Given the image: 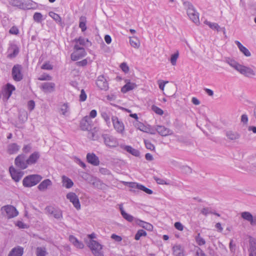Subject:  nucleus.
Masks as SVG:
<instances>
[{"label": "nucleus", "mask_w": 256, "mask_h": 256, "mask_svg": "<svg viewBox=\"0 0 256 256\" xmlns=\"http://www.w3.org/2000/svg\"><path fill=\"white\" fill-rule=\"evenodd\" d=\"M226 62L232 68L246 77L251 78L256 75V72L252 68L242 65L234 60L228 58Z\"/></svg>", "instance_id": "nucleus-1"}, {"label": "nucleus", "mask_w": 256, "mask_h": 256, "mask_svg": "<svg viewBox=\"0 0 256 256\" xmlns=\"http://www.w3.org/2000/svg\"><path fill=\"white\" fill-rule=\"evenodd\" d=\"M184 5L186 9L187 14L190 18L196 24H200L199 14L196 12L194 6L188 2H184Z\"/></svg>", "instance_id": "nucleus-2"}, {"label": "nucleus", "mask_w": 256, "mask_h": 256, "mask_svg": "<svg viewBox=\"0 0 256 256\" xmlns=\"http://www.w3.org/2000/svg\"><path fill=\"white\" fill-rule=\"evenodd\" d=\"M42 179V177L40 175H30L24 178L22 184L25 187H31L37 184Z\"/></svg>", "instance_id": "nucleus-3"}, {"label": "nucleus", "mask_w": 256, "mask_h": 256, "mask_svg": "<svg viewBox=\"0 0 256 256\" xmlns=\"http://www.w3.org/2000/svg\"><path fill=\"white\" fill-rule=\"evenodd\" d=\"M88 246L95 256H104L102 252V246L96 241L90 240L88 243Z\"/></svg>", "instance_id": "nucleus-4"}, {"label": "nucleus", "mask_w": 256, "mask_h": 256, "mask_svg": "<svg viewBox=\"0 0 256 256\" xmlns=\"http://www.w3.org/2000/svg\"><path fill=\"white\" fill-rule=\"evenodd\" d=\"M46 213L55 218L60 220L62 218V210L58 208L52 206H47L45 208Z\"/></svg>", "instance_id": "nucleus-5"}, {"label": "nucleus", "mask_w": 256, "mask_h": 256, "mask_svg": "<svg viewBox=\"0 0 256 256\" xmlns=\"http://www.w3.org/2000/svg\"><path fill=\"white\" fill-rule=\"evenodd\" d=\"M106 146L109 148H115L118 145L117 139L112 136L103 134L102 136Z\"/></svg>", "instance_id": "nucleus-6"}, {"label": "nucleus", "mask_w": 256, "mask_h": 256, "mask_svg": "<svg viewBox=\"0 0 256 256\" xmlns=\"http://www.w3.org/2000/svg\"><path fill=\"white\" fill-rule=\"evenodd\" d=\"M15 165L22 170L26 168L28 166L27 164V160L24 154H22L18 156L14 160Z\"/></svg>", "instance_id": "nucleus-7"}, {"label": "nucleus", "mask_w": 256, "mask_h": 256, "mask_svg": "<svg viewBox=\"0 0 256 256\" xmlns=\"http://www.w3.org/2000/svg\"><path fill=\"white\" fill-rule=\"evenodd\" d=\"M1 210L2 212H5L8 218H11L16 216L18 212L15 207L12 205H6L2 207Z\"/></svg>", "instance_id": "nucleus-8"}, {"label": "nucleus", "mask_w": 256, "mask_h": 256, "mask_svg": "<svg viewBox=\"0 0 256 256\" xmlns=\"http://www.w3.org/2000/svg\"><path fill=\"white\" fill-rule=\"evenodd\" d=\"M22 66L20 64L14 65L12 72L13 79L16 82H20L23 78V74L22 72Z\"/></svg>", "instance_id": "nucleus-9"}, {"label": "nucleus", "mask_w": 256, "mask_h": 256, "mask_svg": "<svg viewBox=\"0 0 256 256\" xmlns=\"http://www.w3.org/2000/svg\"><path fill=\"white\" fill-rule=\"evenodd\" d=\"M112 120L114 127L116 132L122 134L124 130V126L122 122L119 120L116 116H112Z\"/></svg>", "instance_id": "nucleus-10"}, {"label": "nucleus", "mask_w": 256, "mask_h": 256, "mask_svg": "<svg viewBox=\"0 0 256 256\" xmlns=\"http://www.w3.org/2000/svg\"><path fill=\"white\" fill-rule=\"evenodd\" d=\"M96 84L101 90H107L108 88V84L104 76L102 75L98 76L96 81Z\"/></svg>", "instance_id": "nucleus-11"}, {"label": "nucleus", "mask_w": 256, "mask_h": 256, "mask_svg": "<svg viewBox=\"0 0 256 256\" xmlns=\"http://www.w3.org/2000/svg\"><path fill=\"white\" fill-rule=\"evenodd\" d=\"M90 118L88 116L83 118L80 122V128L82 130L90 131L92 128Z\"/></svg>", "instance_id": "nucleus-12"}, {"label": "nucleus", "mask_w": 256, "mask_h": 256, "mask_svg": "<svg viewBox=\"0 0 256 256\" xmlns=\"http://www.w3.org/2000/svg\"><path fill=\"white\" fill-rule=\"evenodd\" d=\"M40 88L45 93H51L55 90L56 84L52 82H43Z\"/></svg>", "instance_id": "nucleus-13"}, {"label": "nucleus", "mask_w": 256, "mask_h": 256, "mask_svg": "<svg viewBox=\"0 0 256 256\" xmlns=\"http://www.w3.org/2000/svg\"><path fill=\"white\" fill-rule=\"evenodd\" d=\"M66 198L72 203L74 207L76 209L80 210V204L79 199L75 193L70 192L68 194L66 195Z\"/></svg>", "instance_id": "nucleus-14"}, {"label": "nucleus", "mask_w": 256, "mask_h": 256, "mask_svg": "<svg viewBox=\"0 0 256 256\" xmlns=\"http://www.w3.org/2000/svg\"><path fill=\"white\" fill-rule=\"evenodd\" d=\"M10 172L12 179L16 182H19L23 176L22 172L17 170L12 166L10 168Z\"/></svg>", "instance_id": "nucleus-15"}, {"label": "nucleus", "mask_w": 256, "mask_h": 256, "mask_svg": "<svg viewBox=\"0 0 256 256\" xmlns=\"http://www.w3.org/2000/svg\"><path fill=\"white\" fill-rule=\"evenodd\" d=\"M86 160L88 163L94 166L100 164L99 158L94 153H88L86 154Z\"/></svg>", "instance_id": "nucleus-16"}, {"label": "nucleus", "mask_w": 256, "mask_h": 256, "mask_svg": "<svg viewBox=\"0 0 256 256\" xmlns=\"http://www.w3.org/2000/svg\"><path fill=\"white\" fill-rule=\"evenodd\" d=\"M126 82L121 88V92L124 93H126L127 92L132 90L137 87V85L134 82H131L130 80H126Z\"/></svg>", "instance_id": "nucleus-17"}, {"label": "nucleus", "mask_w": 256, "mask_h": 256, "mask_svg": "<svg viewBox=\"0 0 256 256\" xmlns=\"http://www.w3.org/2000/svg\"><path fill=\"white\" fill-rule=\"evenodd\" d=\"M86 54V53L85 51V50H82L80 51L74 50V52L70 55L71 60L73 61H76L84 57Z\"/></svg>", "instance_id": "nucleus-18"}, {"label": "nucleus", "mask_w": 256, "mask_h": 256, "mask_svg": "<svg viewBox=\"0 0 256 256\" xmlns=\"http://www.w3.org/2000/svg\"><path fill=\"white\" fill-rule=\"evenodd\" d=\"M40 154L38 152H34L32 153L27 159V164L32 165L36 164L40 158Z\"/></svg>", "instance_id": "nucleus-19"}, {"label": "nucleus", "mask_w": 256, "mask_h": 256, "mask_svg": "<svg viewBox=\"0 0 256 256\" xmlns=\"http://www.w3.org/2000/svg\"><path fill=\"white\" fill-rule=\"evenodd\" d=\"M172 253L174 256H184V248L180 244H176L172 246Z\"/></svg>", "instance_id": "nucleus-20"}, {"label": "nucleus", "mask_w": 256, "mask_h": 256, "mask_svg": "<svg viewBox=\"0 0 256 256\" xmlns=\"http://www.w3.org/2000/svg\"><path fill=\"white\" fill-rule=\"evenodd\" d=\"M24 248L20 246H17L12 248L8 256H22L24 254Z\"/></svg>", "instance_id": "nucleus-21"}, {"label": "nucleus", "mask_w": 256, "mask_h": 256, "mask_svg": "<svg viewBox=\"0 0 256 256\" xmlns=\"http://www.w3.org/2000/svg\"><path fill=\"white\" fill-rule=\"evenodd\" d=\"M156 130L157 132L162 136H166L172 134L171 130L162 126H157Z\"/></svg>", "instance_id": "nucleus-22"}, {"label": "nucleus", "mask_w": 256, "mask_h": 256, "mask_svg": "<svg viewBox=\"0 0 256 256\" xmlns=\"http://www.w3.org/2000/svg\"><path fill=\"white\" fill-rule=\"evenodd\" d=\"M120 148L135 156L138 157L140 156L139 150L132 148L131 146L121 145Z\"/></svg>", "instance_id": "nucleus-23"}, {"label": "nucleus", "mask_w": 256, "mask_h": 256, "mask_svg": "<svg viewBox=\"0 0 256 256\" xmlns=\"http://www.w3.org/2000/svg\"><path fill=\"white\" fill-rule=\"evenodd\" d=\"M120 214L123 218L130 222H134L136 224V220H138L137 218L134 217L132 216L126 212L122 207L120 208Z\"/></svg>", "instance_id": "nucleus-24"}, {"label": "nucleus", "mask_w": 256, "mask_h": 256, "mask_svg": "<svg viewBox=\"0 0 256 256\" xmlns=\"http://www.w3.org/2000/svg\"><path fill=\"white\" fill-rule=\"evenodd\" d=\"M226 136L230 140H234L240 138V134L236 132L227 130L226 132Z\"/></svg>", "instance_id": "nucleus-25"}, {"label": "nucleus", "mask_w": 256, "mask_h": 256, "mask_svg": "<svg viewBox=\"0 0 256 256\" xmlns=\"http://www.w3.org/2000/svg\"><path fill=\"white\" fill-rule=\"evenodd\" d=\"M69 240L74 246L78 248H83L84 244L82 242L79 241L76 238L72 235L69 236Z\"/></svg>", "instance_id": "nucleus-26"}, {"label": "nucleus", "mask_w": 256, "mask_h": 256, "mask_svg": "<svg viewBox=\"0 0 256 256\" xmlns=\"http://www.w3.org/2000/svg\"><path fill=\"white\" fill-rule=\"evenodd\" d=\"M69 240L74 246L78 248H83L84 244L82 242L79 241L76 238L72 235L69 236Z\"/></svg>", "instance_id": "nucleus-27"}, {"label": "nucleus", "mask_w": 256, "mask_h": 256, "mask_svg": "<svg viewBox=\"0 0 256 256\" xmlns=\"http://www.w3.org/2000/svg\"><path fill=\"white\" fill-rule=\"evenodd\" d=\"M20 146L16 143H12L8 146L7 152L10 154L16 153L20 150Z\"/></svg>", "instance_id": "nucleus-28"}, {"label": "nucleus", "mask_w": 256, "mask_h": 256, "mask_svg": "<svg viewBox=\"0 0 256 256\" xmlns=\"http://www.w3.org/2000/svg\"><path fill=\"white\" fill-rule=\"evenodd\" d=\"M136 224L140 226L145 228L148 230H152L153 228V226L151 224L139 219L136 220Z\"/></svg>", "instance_id": "nucleus-29"}, {"label": "nucleus", "mask_w": 256, "mask_h": 256, "mask_svg": "<svg viewBox=\"0 0 256 256\" xmlns=\"http://www.w3.org/2000/svg\"><path fill=\"white\" fill-rule=\"evenodd\" d=\"M9 51L10 53L8 54V57L13 58L18 54L19 52V48L16 45L13 44L11 46V47L9 48Z\"/></svg>", "instance_id": "nucleus-30"}, {"label": "nucleus", "mask_w": 256, "mask_h": 256, "mask_svg": "<svg viewBox=\"0 0 256 256\" xmlns=\"http://www.w3.org/2000/svg\"><path fill=\"white\" fill-rule=\"evenodd\" d=\"M52 182L49 179H46L43 180L38 186V188L40 190H46L48 186H51Z\"/></svg>", "instance_id": "nucleus-31"}, {"label": "nucleus", "mask_w": 256, "mask_h": 256, "mask_svg": "<svg viewBox=\"0 0 256 256\" xmlns=\"http://www.w3.org/2000/svg\"><path fill=\"white\" fill-rule=\"evenodd\" d=\"M14 90L15 88L14 86L10 84H8L4 90V96H6V98L8 99L11 96L12 92Z\"/></svg>", "instance_id": "nucleus-32"}, {"label": "nucleus", "mask_w": 256, "mask_h": 256, "mask_svg": "<svg viewBox=\"0 0 256 256\" xmlns=\"http://www.w3.org/2000/svg\"><path fill=\"white\" fill-rule=\"evenodd\" d=\"M204 23L210 26V28H211L212 30H216L218 32H219L221 30H222L224 33V34L226 33L225 28H220V26H219V25L218 24H216V23H212V22H208L207 20H206L204 22Z\"/></svg>", "instance_id": "nucleus-33"}, {"label": "nucleus", "mask_w": 256, "mask_h": 256, "mask_svg": "<svg viewBox=\"0 0 256 256\" xmlns=\"http://www.w3.org/2000/svg\"><path fill=\"white\" fill-rule=\"evenodd\" d=\"M62 179L63 186L64 187H66L67 188H70L72 186L74 183L70 178L66 177V176H64L62 177Z\"/></svg>", "instance_id": "nucleus-34"}, {"label": "nucleus", "mask_w": 256, "mask_h": 256, "mask_svg": "<svg viewBox=\"0 0 256 256\" xmlns=\"http://www.w3.org/2000/svg\"><path fill=\"white\" fill-rule=\"evenodd\" d=\"M86 18L85 16H82L80 17L79 27L81 28L82 32H84L86 30Z\"/></svg>", "instance_id": "nucleus-35"}, {"label": "nucleus", "mask_w": 256, "mask_h": 256, "mask_svg": "<svg viewBox=\"0 0 256 256\" xmlns=\"http://www.w3.org/2000/svg\"><path fill=\"white\" fill-rule=\"evenodd\" d=\"M33 19L37 23H40L44 20L42 14L38 12H36L34 14Z\"/></svg>", "instance_id": "nucleus-36"}, {"label": "nucleus", "mask_w": 256, "mask_h": 256, "mask_svg": "<svg viewBox=\"0 0 256 256\" xmlns=\"http://www.w3.org/2000/svg\"><path fill=\"white\" fill-rule=\"evenodd\" d=\"M48 14L57 23H58L60 24L62 23V18L58 14H57L53 12H49Z\"/></svg>", "instance_id": "nucleus-37"}, {"label": "nucleus", "mask_w": 256, "mask_h": 256, "mask_svg": "<svg viewBox=\"0 0 256 256\" xmlns=\"http://www.w3.org/2000/svg\"><path fill=\"white\" fill-rule=\"evenodd\" d=\"M10 4L13 6L24 8V0H12Z\"/></svg>", "instance_id": "nucleus-38"}, {"label": "nucleus", "mask_w": 256, "mask_h": 256, "mask_svg": "<svg viewBox=\"0 0 256 256\" xmlns=\"http://www.w3.org/2000/svg\"><path fill=\"white\" fill-rule=\"evenodd\" d=\"M46 254L45 248L38 247L36 249V256H46Z\"/></svg>", "instance_id": "nucleus-39"}, {"label": "nucleus", "mask_w": 256, "mask_h": 256, "mask_svg": "<svg viewBox=\"0 0 256 256\" xmlns=\"http://www.w3.org/2000/svg\"><path fill=\"white\" fill-rule=\"evenodd\" d=\"M33 2L32 0H24V8L23 9L30 10L33 8Z\"/></svg>", "instance_id": "nucleus-40"}, {"label": "nucleus", "mask_w": 256, "mask_h": 256, "mask_svg": "<svg viewBox=\"0 0 256 256\" xmlns=\"http://www.w3.org/2000/svg\"><path fill=\"white\" fill-rule=\"evenodd\" d=\"M241 216L244 220H246L248 222L252 220V215L249 212H244L242 213Z\"/></svg>", "instance_id": "nucleus-41"}, {"label": "nucleus", "mask_w": 256, "mask_h": 256, "mask_svg": "<svg viewBox=\"0 0 256 256\" xmlns=\"http://www.w3.org/2000/svg\"><path fill=\"white\" fill-rule=\"evenodd\" d=\"M130 43L131 46L134 48H138L140 46L139 41L136 38H130Z\"/></svg>", "instance_id": "nucleus-42"}, {"label": "nucleus", "mask_w": 256, "mask_h": 256, "mask_svg": "<svg viewBox=\"0 0 256 256\" xmlns=\"http://www.w3.org/2000/svg\"><path fill=\"white\" fill-rule=\"evenodd\" d=\"M146 232L144 230H139L134 236V238L136 240H138L140 238V237L142 236H146Z\"/></svg>", "instance_id": "nucleus-43"}, {"label": "nucleus", "mask_w": 256, "mask_h": 256, "mask_svg": "<svg viewBox=\"0 0 256 256\" xmlns=\"http://www.w3.org/2000/svg\"><path fill=\"white\" fill-rule=\"evenodd\" d=\"M69 111V108L68 104H63L60 108V112L64 116H68V112Z\"/></svg>", "instance_id": "nucleus-44"}, {"label": "nucleus", "mask_w": 256, "mask_h": 256, "mask_svg": "<svg viewBox=\"0 0 256 256\" xmlns=\"http://www.w3.org/2000/svg\"><path fill=\"white\" fill-rule=\"evenodd\" d=\"M195 239L197 244L199 246H202L206 244L205 240L200 236V234H198Z\"/></svg>", "instance_id": "nucleus-45"}, {"label": "nucleus", "mask_w": 256, "mask_h": 256, "mask_svg": "<svg viewBox=\"0 0 256 256\" xmlns=\"http://www.w3.org/2000/svg\"><path fill=\"white\" fill-rule=\"evenodd\" d=\"M101 116L104 120L107 125L109 126L110 125V121L108 114L106 112H102Z\"/></svg>", "instance_id": "nucleus-46"}, {"label": "nucleus", "mask_w": 256, "mask_h": 256, "mask_svg": "<svg viewBox=\"0 0 256 256\" xmlns=\"http://www.w3.org/2000/svg\"><path fill=\"white\" fill-rule=\"evenodd\" d=\"M77 44L82 46H85L86 42H89L88 39H85L84 38L80 37L78 38H75L74 40Z\"/></svg>", "instance_id": "nucleus-47"}, {"label": "nucleus", "mask_w": 256, "mask_h": 256, "mask_svg": "<svg viewBox=\"0 0 256 256\" xmlns=\"http://www.w3.org/2000/svg\"><path fill=\"white\" fill-rule=\"evenodd\" d=\"M178 57V52H177L171 56L170 61L172 66L176 65V60H177Z\"/></svg>", "instance_id": "nucleus-48"}, {"label": "nucleus", "mask_w": 256, "mask_h": 256, "mask_svg": "<svg viewBox=\"0 0 256 256\" xmlns=\"http://www.w3.org/2000/svg\"><path fill=\"white\" fill-rule=\"evenodd\" d=\"M200 213L204 216H207L209 214H212V212L210 208H204L200 210Z\"/></svg>", "instance_id": "nucleus-49"}, {"label": "nucleus", "mask_w": 256, "mask_h": 256, "mask_svg": "<svg viewBox=\"0 0 256 256\" xmlns=\"http://www.w3.org/2000/svg\"><path fill=\"white\" fill-rule=\"evenodd\" d=\"M32 148V145L30 144H28L24 146L22 150L24 153L26 154L30 152Z\"/></svg>", "instance_id": "nucleus-50"}, {"label": "nucleus", "mask_w": 256, "mask_h": 256, "mask_svg": "<svg viewBox=\"0 0 256 256\" xmlns=\"http://www.w3.org/2000/svg\"><path fill=\"white\" fill-rule=\"evenodd\" d=\"M138 190H140L149 194H152L153 192L152 190L146 188V186H143L141 184H140V186H139Z\"/></svg>", "instance_id": "nucleus-51"}, {"label": "nucleus", "mask_w": 256, "mask_h": 256, "mask_svg": "<svg viewBox=\"0 0 256 256\" xmlns=\"http://www.w3.org/2000/svg\"><path fill=\"white\" fill-rule=\"evenodd\" d=\"M152 110L155 112L156 114L159 115H162L164 113L163 110L155 105H152Z\"/></svg>", "instance_id": "nucleus-52"}, {"label": "nucleus", "mask_w": 256, "mask_h": 256, "mask_svg": "<svg viewBox=\"0 0 256 256\" xmlns=\"http://www.w3.org/2000/svg\"><path fill=\"white\" fill-rule=\"evenodd\" d=\"M40 80H50L52 76L48 74H44L38 78Z\"/></svg>", "instance_id": "nucleus-53"}, {"label": "nucleus", "mask_w": 256, "mask_h": 256, "mask_svg": "<svg viewBox=\"0 0 256 256\" xmlns=\"http://www.w3.org/2000/svg\"><path fill=\"white\" fill-rule=\"evenodd\" d=\"M154 178L156 181L157 184H166V185L169 184V182H167L165 180H164V179H162L160 178H158L156 176H154Z\"/></svg>", "instance_id": "nucleus-54"}, {"label": "nucleus", "mask_w": 256, "mask_h": 256, "mask_svg": "<svg viewBox=\"0 0 256 256\" xmlns=\"http://www.w3.org/2000/svg\"><path fill=\"white\" fill-rule=\"evenodd\" d=\"M88 138L92 140H96L98 139V136L96 134L95 132L88 131Z\"/></svg>", "instance_id": "nucleus-55"}, {"label": "nucleus", "mask_w": 256, "mask_h": 256, "mask_svg": "<svg viewBox=\"0 0 256 256\" xmlns=\"http://www.w3.org/2000/svg\"><path fill=\"white\" fill-rule=\"evenodd\" d=\"M245 56L248 57L251 56V53L249 51V50L246 48L245 46H243L242 49L240 50Z\"/></svg>", "instance_id": "nucleus-56"}, {"label": "nucleus", "mask_w": 256, "mask_h": 256, "mask_svg": "<svg viewBox=\"0 0 256 256\" xmlns=\"http://www.w3.org/2000/svg\"><path fill=\"white\" fill-rule=\"evenodd\" d=\"M195 256H206V255L200 248L197 246L196 248Z\"/></svg>", "instance_id": "nucleus-57"}, {"label": "nucleus", "mask_w": 256, "mask_h": 256, "mask_svg": "<svg viewBox=\"0 0 256 256\" xmlns=\"http://www.w3.org/2000/svg\"><path fill=\"white\" fill-rule=\"evenodd\" d=\"M138 128L142 132H148V128L141 122H140L138 124Z\"/></svg>", "instance_id": "nucleus-58"}, {"label": "nucleus", "mask_w": 256, "mask_h": 256, "mask_svg": "<svg viewBox=\"0 0 256 256\" xmlns=\"http://www.w3.org/2000/svg\"><path fill=\"white\" fill-rule=\"evenodd\" d=\"M144 144L146 148L150 150H154V146L148 140H144Z\"/></svg>", "instance_id": "nucleus-59"}, {"label": "nucleus", "mask_w": 256, "mask_h": 256, "mask_svg": "<svg viewBox=\"0 0 256 256\" xmlns=\"http://www.w3.org/2000/svg\"><path fill=\"white\" fill-rule=\"evenodd\" d=\"M87 98V96L84 90H82L80 92V100L81 102H84L86 100Z\"/></svg>", "instance_id": "nucleus-60"}, {"label": "nucleus", "mask_w": 256, "mask_h": 256, "mask_svg": "<svg viewBox=\"0 0 256 256\" xmlns=\"http://www.w3.org/2000/svg\"><path fill=\"white\" fill-rule=\"evenodd\" d=\"M88 64L87 59H84L81 61L77 62L76 63V66H84Z\"/></svg>", "instance_id": "nucleus-61"}, {"label": "nucleus", "mask_w": 256, "mask_h": 256, "mask_svg": "<svg viewBox=\"0 0 256 256\" xmlns=\"http://www.w3.org/2000/svg\"><path fill=\"white\" fill-rule=\"evenodd\" d=\"M34 106H35V103L34 100H30L28 101V109L30 110L31 111L32 110H33L34 108Z\"/></svg>", "instance_id": "nucleus-62"}, {"label": "nucleus", "mask_w": 256, "mask_h": 256, "mask_svg": "<svg viewBox=\"0 0 256 256\" xmlns=\"http://www.w3.org/2000/svg\"><path fill=\"white\" fill-rule=\"evenodd\" d=\"M9 32L13 34H18L19 32V30L16 26H14L10 28Z\"/></svg>", "instance_id": "nucleus-63"}, {"label": "nucleus", "mask_w": 256, "mask_h": 256, "mask_svg": "<svg viewBox=\"0 0 256 256\" xmlns=\"http://www.w3.org/2000/svg\"><path fill=\"white\" fill-rule=\"evenodd\" d=\"M42 68L43 70H51L52 69V66L49 63L46 62L42 65Z\"/></svg>", "instance_id": "nucleus-64"}]
</instances>
